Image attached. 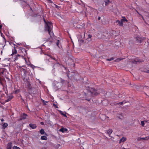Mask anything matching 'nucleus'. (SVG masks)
Returning a JSON list of instances; mask_svg holds the SVG:
<instances>
[{"instance_id": "25", "label": "nucleus", "mask_w": 149, "mask_h": 149, "mask_svg": "<svg viewBox=\"0 0 149 149\" xmlns=\"http://www.w3.org/2000/svg\"><path fill=\"white\" fill-rule=\"evenodd\" d=\"M88 38L87 39L88 41H90L91 40V38L92 36L90 34L88 35Z\"/></svg>"}, {"instance_id": "29", "label": "nucleus", "mask_w": 149, "mask_h": 149, "mask_svg": "<svg viewBox=\"0 0 149 149\" xmlns=\"http://www.w3.org/2000/svg\"><path fill=\"white\" fill-rule=\"evenodd\" d=\"M114 59V58L113 57H111L110 58H107L106 59V60L107 61H111L112 60H113Z\"/></svg>"}, {"instance_id": "57", "label": "nucleus", "mask_w": 149, "mask_h": 149, "mask_svg": "<svg viewBox=\"0 0 149 149\" xmlns=\"http://www.w3.org/2000/svg\"><path fill=\"white\" fill-rule=\"evenodd\" d=\"M1 59V58H0V60Z\"/></svg>"}, {"instance_id": "33", "label": "nucleus", "mask_w": 149, "mask_h": 149, "mask_svg": "<svg viewBox=\"0 0 149 149\" xmlns=\"http://www.w3.org/2000/svg\"><path fill=\"white\" fill-rule=\"evenodd\" d=\"M141 125L143 127L144 126V122L143 121H142L141 122Z\"/></svg>"}, {"instance_id": "47", "label": "nucleus", "mask_w": 149, "mask_h": 149, "mask_svg": "<svg viewBox=\"0 0 149 149\" xmlns=\"http://www.w3.org/2000/svg\"><path fill=\"white\" fill-rule=\"evenodd\" d=\"M41 149H46V148L45 147H43Z\"/></svg>"}, {"instance_id": "21", "label": "nucleus", "mask_w": 149, "mask_h": 149, "mask_svg": "<svg viewBox=\"0 0 149 149\" xmlns=\"http://www.w3.org/2000/svg\"><path fill=\"white\" fill-rule=\"evenodd\" d=\"M59 111L60 112V113L61 115H63L65 117H67V116L63 112L61 111Z\"/></svg>"}, {"instance_id": "45", "label": "nucleus", "mask_w": 149, "mask_h": 149, "mask_svg": "<svg viewBox=\"0 0 149 149\" xmlns=\"http://www.w3.org/2000/svg\"><path fill=\"white\" fill-rule=\"evenodd\" d=\"M100 18H101L100 17H98V20H100Z\"/></svg>"}, {"instance_id": "31", "label": "nucleus", "mask_w": 149, "mask_h": 149, "mask_svg": "<svg viewBox=\"0 0 149 149\" xmlns=\"http://www.w3.org/2000/svg\"><path fill=\"white\" fill-rule=\"evenodd\" d=\"M42 102L45 105L46 104V103H47L48 102V101H45L44 100H42Z\"/></svg>"}, {"instance_id": "15", "label": "nucleus", "mask_w": 149, "mask_h": 149, "mask_svg": "<svg viewBox=\"0 0 149 149\" xmlns=\"http://www.w3.org/2000/svg\"><path fill=\"white\" fill-rule=\"evenodd\" d=\"M13 97V96H10L8 97V99L6 100V102H8L10 101Z\"/></svg>"}, {"instance_id": "18", "label": "nucleus", "mask_w": 149, "mask_h": 149, "mask_svg": "<svg viewBox=\"0 0 149 149\" xmlns=\"http://www.w3.org/2000/svg\"><path fill=\"white\" fill-rule=\"evenodd\" d=\"M8 126V124L7 123H4L2 125L3 129H5L6 127Z\"/></svg>"}, {"instance_id": "36", "label": "nucleus", "mask_w": 149, "mask_h": 149, "mask_svg": "<svg viewBox=\"0 0 149 149\" xmlns=\"http://www.w3.org/2000/svg\"><path fill=\"white\" fill-rule=\"evenodd\" d=\"M59 40H57V41L56 42V45L57 46H58V45H59Z\"/></svg>"}, {"instance_id": "27", "label": "nucleus", "mask_w": 149, "mask_h": 149, "mask_svg": "<svg viewBox=\"0 0 149 149\" xmlns=\"http://www.w3.org/2000/svg\"><path fill=\"white\" fill-rule=\"evenodd\" d=\"M28 90L30 89H31L32 88H33L31 87V84L29 83L28 85Z\"/></svg>"}, {"instance_id": "14", "label": "nucleus", "mask_w": 149, "mask_h": 149, "mask_svg": "<svg viewBox=\"0 0 149 149\" xmlns=\"http://www.w3.org/2000/svg\"><path fill=\"white\" fill-rule=\"evenodd\" d=\"M17 53V51L16 49H15V47H14V49L12 50V53L11 54V55L13 56V55L16 54Z\"/></svg>"}, {"instance_id": "35", "label": "nucleus", "mask_w": 149, "mask_h": 149, "mask_svg": "<svg viewBox=\"0 0 149 149\" xmlns=\"http://www.w3.org/2000/svg\"><path fill=\"white\" fill-rule=\"evenodd\" d=\"M123 103V102H120V103H116L115 104H120V105H122Z\"/></svg>"}, {"instance_id": "8", "label": "nucleus", "mask_w": 149, "mask_h": 149, "mask_svg": "<svg viewBox=\"0 0 149 149\" xmlns=\"http://www.w3.org/2000/svg\"><path fill=\"white\" fill-rule=\"evenodd\" d=\"M76 73H77L76 72H71L70 73H69L68 76H70L72 79L74 77V76H75Z\"/></svg>"}, {"instance_id": "19", "label": "nucleus", "mask_w": 149, "mask_h": 149, "mask_svg": "<svg viewBox=\"0 0 149 149\" xmlns=\"http://www.w3.org/2000/svg\"><path fill=\"white\" fill-rule=\"evenodd\" d=\"M123 18L121 19V21L123 22L125 21L127 22L128 20L125 17H122Z\"/></svg>"}, {"instance_id": "1", "label": "nucleus", "mask_w": 149, "mask_h": 149, "mask_svg": "<svg viewBox=\"0 0 149 149\" xmlns=\"http://www.w3.org/2000/svg\"><path fill=\"white\" fill-rule=\"evenodd\" d=\"M44 21L45 23L46 24V25L45 26V28L48 31V33L50 35V37H51L52 35L51 34V33L53 35L54 34L53 32H51L52 28V23L49 22H46L44 19Z\"/></svg>"}, {"instance_id": "48", "label": "nucleus", "mask_w": 149, "mask_h": 149, "mask_svg": "<svg viewBox=\"0 0 149 149\" xmlns=\"http://www.w3.org/2000/svg\"><path fill=\"white\" fill-rule=\"evenodd\" d=\"M4 120L3 119H2L1 120V121L2 122H3V121H4Z\"/></svg>"}, {"instance_id": "12", "label": "nucleus", "mask_w": 149, "mask_h": 149, "mask_svg": "<svg viewBox=\"0 0 149 149\" xmlns=\"http://www.w3.org/2000/svg\"><path fill=\"white\" fill-rule=\"evenodd\" d=\"M12 143L10 142L8 143L7 146V149H11Z\"/></svg>"}, {"instance_id": "38", "label": "nucleus", "mask_w": 149, "mask_h": 149, "mask_svg": "<svg viewBox=\"0 0 149 149\" xmlns=\"http://www.w3.org/2000/svg\"><path fill=\"white\" fill-rule=\"evenodd\" d=\"M61 79V82L62 84H63L65 82V80H63V79Z\"/></svg>"}, {"instance_id": "11", "label": "nucleus", "mask_w": 149, "mask_h": 149, "mask_svg": "<svg viewBox=\"0 0 149 149\" xmlns=\"http://www.w3.org/2000/svg\"><path fill=\"white\" fill-rule=\"evenodd\" d=\"M67 131L68 130L66 128L64 127H62L59 130L60 132H61L63 133L65 132H67Z\"/></svg>"}, {"instance_id": "2", "label": "nucleus", "mask_w": 149, "mask_h": 149, "mask_svg": "<svg viewBox=\"0 0 149 149\" xmlns=\"http://www.w3.org/2000/svg\"><path fill=\"white\" fill-rule=\"evenodd\" d=\"M102 91L101 89H99L97 90L95 89L94 88H91L88 91V92L91 93V94L93 97L96 96L100 94Z\"/></svg>"}, {"instance_id": "17", "label": "nucleus", "mask_w": 149, "mask_h": 149, "mask_svg": "<svg viewBox=\"0 0 149 149\" xmlns=\"http://www.w3.org/2000/svg\"><path fill=\"white\" fill-rule=\"evenodd\" d=\"M40 139L41 140H47V138L46 136H43L41 137Z\"/></svg>"}, {"instance_id": "3", "label": "nucleus", "mask_w": 149, "mask_h": 149, "mask_svg": "<svg viewBox=\"0 0 149 149\" xmlns=\"http://www.w3.org/2000/svg\"><path fill=\"white\" fill-rule=\"evenodd\" d=\"M29 93L30 94H35L38 93V91L35 88H33L30 89L28 91Z\"/></svg>"}, {"instance_id": "30", "label": "nucleus", "mask_w": 149, "mask_h": 149, "mask_svg": "<svg viewBox=\"0 0 149 149\" xmlns=\"http://www.w3.org/2000/svg\"><path fill=\"white\" fill-rule=\"evenodd\" d=\"M13 149H20V148L19 147H17V146H14L13 147Z\"/></svg>"}, {"instance_id": "41", "label": "nucleus", "mask_w": 149, "mask_h": 149, "mask_svg": "<svg viewBox=\"0 0 149 149\" xmlns=\"http://www.w3.org/2000/svg\"><path fill=\"white\" fill-rule=\"evenodd\" d=\"M47 1H49V2L51 3H53L52 1H51V0H47Z\"/></svg>"}, {"instance_id": "4", "label": "nucleus", "mask_w": 149, "mask_h": 149, "mask_svg": "<svg viewBox=\"0 0 149 149\" xmlns=\"http://www.w3.org/2000/svg\"><path fill=\"white\" fill-rule=\"evenodd\" d=\"M145 39L146 38H145L141 37L139 36H138L136 37V40L137 41V42L139 43H141L142 41L145 40Z\"/></svg>"}, {"instance_id": "22", "label": "nucleus", "mask_w": 149, "mask_h": 149, "mask_svg": "<svg viewBox=\"0 0 149 149\" xmlns=\"http://www.w3.org/2000/svg\"><path fill=\"white\" fill-rule=\"evenodd\" d=\"M123 59V58H117L115 60V61L116 62H118L120 61H121Z\"/></svg>"}, {"instance_id": "24", "label": "nucleus", "mask_w": 149, "mask_h": 149, "mask_svg": "<svg viewBox=\"0 0 149 149\" xmlns=\"http://www.w3.org/2000/svg\"><path fill=\"white\" fill-rule=\"evenodd\" d=\"M105 5L107 6L109 3H110V2L109 1V0H107V1H105Z\"/></svg>"}, {"instance_id": "49", "label": "nucleus", "mask_w": 149, "mask_h": 149, "mask_svg": "<svg viewBox=\"0 0 149 149\" xmlns=\"http://www.w3.org/2000/svg\"><path fill=\"white\" fill-rule=\"evenodd\" d=\"M2 28V26L1 25H0V29L1 28Z\"/></svg>"}, {"instance_id": "10", "label": "nucleus", "mask_w": 149, "mask_h": 149, "mask_svg": "<svg viewBox=\"0 0 149 149\" xmlns=\"http://www.w3.org/2000/svg\"><path fill=\"white\" fill-rule=\"evenodd\" d=\"M29 126L32 129H35L37 127L36 125L35 124H32L31 123H30L29 124Z\"/></svg>"}, {"instance_id": "6", "label": "nucleus", "mask_w": 149, "mask_h": 149, "mask_svg": "<svg viewBox=\"0 0 149 149\" xmlns=\"http://www.w3.org/2000/svg\"><path fill=\"white\" fill-rule=\"evenodd\" d=\"M116 117L119 119L122 120L124 118V115L122 113H118L117 114Z\"/></svg>"}, {"instance_id": "5", "label": "nucleus", "mask_w": 149, "mask_h": 149, "mask_svg": "<svg viewBox=\"0 0 149 149\" xmlns=\"http://www.w3.org/2000/svg\"><path fill=\"white\" fill-rule=\"evenodd\" d=\"M20 71L22 72H23V75L24 76V79L25 78V77L26 76V74L27 73V71L26 70L24 69L23 68H20Z\"/></svg>"}, {"instance_id": "55", "label": "nucleus", "mask_w": 149, "mask_h": 149, "mask_svg": "<svg viewBox=\"0 0 149 149\" xmlns=\"http://www.w3.org/2000/svg\"><path fill=\"white\" fill-rule=\"evenodd\" d=\"M69 53L68 52H67V54H68V55H69V54H68Z\"/></svg>"}, {"instance_id": "56", "label": "nucleus", "mask_w": 149, "mask_h": 149, "mask_svg": "<svg viewBox=\"0 0 149 149\" xmlns=\"http://www.w3.org/2000/svg\"><path fill=\"white\" fill-rule=\"evenodd\" d=\"M85 96H86V93H85Z\"/></svg>"}, {"instance_id": "13", "label": "nucleus", "mask_w": 149, "mask_h": 149, "mask_svg": "<svg viewBox=\"0 0 149 149\" xmlns=\"http://www.w3.org/2000/svg\"><path fill=\"white\" fill-rule=\"evenodd\" d=\"M116 23H118V24L119 26H123V23L121 21V20L120 21L119 20H117L116 22Z\"/></svg>"}, {"instance_id": "39", "label": "nucleus", "mask_w": 149, "mask_h": 149, "mask_svg": "<svg viewBox=\"0 0 149 149\" xmlns=\"http://www.w3.org/2000/svg\"><path fill=\"white\" fill-rule=\"evenodd\" d=\"M139 13V15H140L141 16V17H142V18L143 19V20L144 21H145V19H144V18H143V17L142 15H140V14L139 13Z\"/></svg>"}, {"instance_id": "53", "label": "nucleus", "mask_w": 149, "mask_h": 149, "mask_svg": "<svg viewBox=\"0 0 149 149\" xmlns=\"http://www.w3.org/2000/svg\"><path fill=\"white\" fill-rule=\"evenodd\" d=\"M22 101H24V100L22 98Z\"/></svg>"}, {"instance_id": "40", "label": "nucleus", "mask_w": 149, "mask_h": 149, "mask_svg": "<svg viewBox=\"0 0 149 149\" xmlns=\"http://www.w3.org/2000/svg\"><path fill=\"white\" fill-rule=\"evenodd\" d=\"M2 79L0 77V83L2 84Z\"/></svg>"}, {"instance_id": "20", "label": "nucleus", "mask_w": 149, "mask_h": 149, "mask_svg": "<svg viewBox=\"0 0 149 149\" xmlns=\"http://www.w3.org/2000/svg\"><path fill=\"white\" fill-rule=\"evenodd\" d=\"M112 130L109 129L108 130L107 132V133L108 134H109V136L112 133Z\"/></svg>"}, {"instance_id": "23", "label": "nucleus", "mask_w": 149, "mask_h": 149, "mask_svg": "<svg viewBox=\"0 0 149 149\" xmlns=\"http://www.w3.org/2000/svg\"><path fill=\"white\" fill-rule=\"evenodd\" d=\"M40 133L41 134H45V132L44 130L43 129H41L40 131Z\"/></svg>"}, {"instance_id": "43", "label": "nucleus", "mask_w": 149, "mask_h": 149, "mask_svg": "<svg viewBox=\"0 0 149 149\" xmlns=\"http://www.w3.org/2000/svg\"><path fill=\"white\" fill-rule=\"evenodd\" d=\"M132 62L134 63H136L137 61L135 60L134 61H133Z\"/></svg>"}, {"instance_id": "46", "label": "nucleus", "mask_w": 149, "mask_h": 149, "mask_svg": "<svg viewBox=\"0 0 149 149\" xmlns=\"http://www.w3.org/2000/svg\"><path fill=\"white\" fill-rule=\"evenodd\" d=\"M40 124L42 125H43L44 124V123L43 122H41Z\"/></svg>"}, {"instance_id": "54", "label": "nucleus", "mask_w": 149, "mask_h": 149, "mask_svg": "<svg viewBox=\"0 0 149 149\" xmlns=\"http://www.w3.org/2000/svg\"><path fill=\"white\" fill-rule=\"evenodd\" d=\"M122 149H127V148H123Z\"/></svg>"}, {"instance_id": "50", "label": "nucleus", "mask_w": 149, "mask_h": 149, "mask_svg": "<svg viewBox=\"0 0 149 149\" xmlns=\"http://www.w3.org/2000/svg\"><path fill=\"white\" fill-rule=\"evenodd\" d=\"M147 72L148 73H149V70H147Z\"/></svg>"}, {"instance_id": "42", "label": "nucleus", "mask_w": 149, "mask_h": 149, "mask_svg": "<svg viewBox=\"0 0 149 149\" xmlns=\"http://www.w3.org/2000/svg\"><path fill=\"white\" fill-rule=\"evenodd\" d=\"M55 7L56 8H57L58 9H59L58 6L57 5H55Z\"/></svg>"}, {"instance_id": "9", "label": "nucleus", "mask_w": 149, "mask_h": 149, "mask_svg": "<svg viewBox=\"0 0 149 149\" xmlns=\"http://www.w3.org/2000/svg\"><path fill=\"white\" fill-rule=\"evenodd\" d=\"M79 78V76L78 74L77 73H76L75 76H74V77L72 79H74L75 80H77Z\"/></svg>"}, {"instance_id": "52", "label": "nucleus", "mask_w": 149, "mask_h": 149, "mask_svg": "<svg viewBox=\"0 0 149 149\" xmlns=\"http://www.w3.org/2000/svg\"><path fill=\"white\" fill-rule=\"evenodd\" d=\"M147 87V86H145L143 87V88H144H144H146V87Z\"/></svg>"}, {"instance_id": "37", "label": "nucleus", "mask_w": 149, "mask_h": 149, "mask_svg": "<svg viewBox=\"0 0 149 149\" xmlns=\"http://www.w3.org/2000/svg\"><path fill=\"white\" fill-rule=\"evenodd\" d=\"M53 106L55 108H58V107L57 106L56 104H53Z\"/></svg>"}, {"instance_id": "7", "label": "nucleus", "mask_w": 149, "mask_h": 149, "mask_svg": "<svg viewBox=\"0 0 149 149\" xmlns=\"http://www.w3.org/2000/svg\"><path fill=\"white\" fill-rule=\"evenodd\" d=\"M27 115L25 113H23V114L21 116V118L19 119V120H21L22 119H24L26 118Z\"/></svg>"}, {"instance_id": "32", "label": "nucleus", "mask_w": 149, "mask_h": 149, "mask_svg": "<svg viewBox=\"0 0 149 149\" xmlns=\"http://www.w3.org/2000/svg\"><path fill=\"white\" fill-rule=\"evenodd\" d=\"M4 72V70H3L0 72V75H1L2 74H3Z\"/></svg>"}, {"instance_id": "44", "label": "nucleus", "mask_w": 149, "mask_h": 149, "mask_svg": "<svg viewBox=\"0 0 149 149\" xmlns=\"http://www.w3.org/2000/svg\"><path fill=\"white\" fill-rule=\"evenodd\" d=\"M49 56L50 57V58H52V59H54V60H55L56 59L55 58H53L52 56Z\"/></svg>"}, {"instance_id": "26", "label": "nucleus", "mask_w": 149, "mask_h": 149, "mask_svg": "<svg viewBox=\"0 0 149 149\" xmlns=\"http://www.w3.org/2000/svg\"><path fill=\"white\" fill-rule=\"evenodd\" d=\"M149 139L148 137H146L145 138H141V139L143 140H148Z\"/></svg>"}, {"instance_id": "34", "label": "nucleus", "mask_w": 149, "mask_h": 149, "mask_svg": "<svg viewBox=\"0 0 149 149\" xmlns=\"http://www.w3.org/2000/svg\"><path fill=\"white\" fill-rule=\"evenodd\" d=\"M79 42H80V43H83L84 42V40L82 39H81V40L79 39Z\"/></svg>"}, {"instance_id": "28", "label": "nucleus", "mask_w": 149, "mask_h": 149, "mask_svg": "<svg viewBox=\"0 0 149 149\" xmlns=\"http://www.w3.org/2000/svg\"><path fill=\"white\" fill-rule=\"evenodd\" d=\"M145 15L149 17V13L148 12H145Z\"/></svg>"}, {"instance_id": "51", "label": "nucleus", "mask_w": 149, "mask_h": 149, "mask_svg": "<svg viewBox=\"0 0 149 149\" xmlns=\"http://www.w3.org/2000/svg\"><path fill=\"white\" fill-rule=\"evenodd\" d=\"M15 93H17V91H15Z\"/></svg>"}, {"instance_id": "16", "label": "nucleus", "mask_w": 149, "mask_h": 149, "mask_svg": "<svg viewBox=\"0 0 149 149\" xmlns=\"http://www.w3.org/2000/svg\"><path fill=\"white\" fill-rule=\"evenodd\" d=\"M126 140V138L123 137H122L119 141V143H120L121 142H123Z\"/></svg>"}]
</instances>
